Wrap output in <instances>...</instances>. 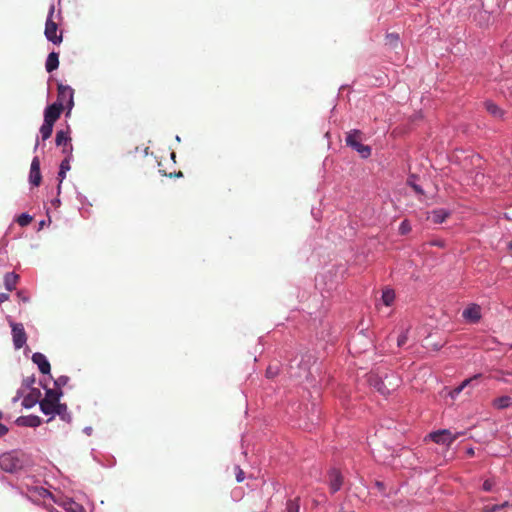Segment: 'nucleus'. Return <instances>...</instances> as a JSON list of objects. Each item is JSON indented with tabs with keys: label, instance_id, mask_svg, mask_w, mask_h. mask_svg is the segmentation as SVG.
<instances>
[{
	"label": "nucleus",
	"instance_id": "nucleus-1",
	"mask_svg": "<svg viewBox=\"0 0 512 512\" xmlns=\"http://www.w3.org/2000/svg\"><path fill=\"white\" fill-rule=\"evenodd\" d=\"M28 463V457L25 453L13 450L0 456V467L6 472H16L25 467Z\"/></svg>",
	"mask_w": 512,
	"mask_h": 512
},
{
	"label": "nucleus",
	"instance_id": "nucleus-2",
	"mask_svg": "<svg viewBox=\"0 0 512 512\" xmlns=\"http://www.w3.org/2000/svg\"><path fill=\"white\" fill-rule=\"evenodd\" d=\"M55 8L54 5H52L49 9V14L46 20L45 24V37L48 41L52 42L55 45H59L63 40V33L62 31L58 32V25L56 22L52 20L53 14H54Z\"/></svg>",
	"mask_w": 512,
	"mask_h": 512
},
{
	"label": "nucleus",
	"instance_id": "nucleus-3",
	"mask_svg": "<svg viewBox=\"0 0 512 512\" xmlns=\"http://www.w3.org/2000/svg\"><path fill=\"white\" fill-rule=\"evenodd\" d=\"M461 434H452L450 430L444 429L430 433L429 437L437 444L450 446Z\"/></svg>",
	"mask_w": 512,
	"mask_h": 512
},
{
	"label": "nucleus",
	"instance_id": "nucleus-4",
	"mask_svg": "<svg viewBox=\"0 0 512 512\" xmlns=\"http://www.w3.org/2000/svg\"><path fill=\"white\" fill-rule=\"evenodd\" d=\"M13 345L15 349H21L27 341V335L22 323L11 322Z\"/></svg>",
	"mask_w": 512,
	"mask_h": 512
},
{
	"label": "nucleus",
	"instance_id": "nucleus-5",
	"mask_svg": "<svg viewBox=\"0 0 512 512\" xmlns=\"http://www.w3.org/2000/svg\"><path fill=\"white\" fill-rule=\"evenodd\" d=\"M73 94L74 91L69 86L59 85L58 86V97L56 103L66 104L69 109L73 106Z\"/></svg>",
	"mask_w": 512,
	"mask_h": 512
},
{
	"label": "nucleus",
	"instance_id": "nucleus-6",
	"mask_svg": "<svg viewBox=\"0 0 512 512\" xmlns=\"http://www.w3.org/2000/svg\"><path fill=\"white\" fill-rule=\"evenodd\" d=\"M63 109V103L49 105L44 112V121L54 124L59 119Z\"/></svg>",
	"mask_w": 512,
	"mask_h": 512
},
{
	"label": "nucleus",
	"instance_id": "nucleus-7",
	"mask_svg": "<svg viewBox=\"0 0 512 512\" xmlns=\"http://www.w3.org/2000/svg\"><path fill=\"white\" fill-rule=\"evenodd\" d=\"M41 180L40 161L38 157H34L30 166L29 181L32 185L39 186Z\"/></svg>",
	"mask_w": 512,
	"mask_h": 512
},
{
	"label": "nucleus",
	"instance_id": "nucleus-8",
	"mask_svg": "<svg viewBox=\"0 0 512 512\" xmlns=\"http://www.w3.org/2000/svg\"><path fill=\"white\" fill-rule=\"evenodd\" d=\"M343 484V476L337 469H331L329 472V486L332 493H336L341 489Z\"/></svg>",
	"mask_w": 512,
	"mask_h": 512
},
{
	"label": "nucleus",
	"instance_id": "nucleus-9",
	"mask_svg": "<svg viewBox=\"0 0 512 512\" xmlns=\"http://www.w3.org/2000/svg\"><path fill=\"white\" fill-rule=\"evenodd\" d=\"M32 361L35 363L40 372L43 374H49L51 370V366L46 356L42 353L36 352L32 355Z\"/></svg>",
	"mask_w": 512,
	"mask_h": 512
},
{
	"label": "nucleus",
	"instance_id": "nucleus-10",
	"mask_svg": "<svg viewBox=\"0 0 512 512\" xmlns=\"http://www.w3.org/2000/svg\"><path fill=\"white\" fill-rule=\"evenodd\" d=\"M462 316L466 320L476 323L481 318V308L477 304H472L463 311Z\"/></svg>",
	"mask_w": 512,
	"mask_h": 512
},
{
	"label": "nucleus",
	"instance_id": "nucleus-11",
	"mask_svg": "<svg viewBox=\"0 0 512 512\" xmlns=\"http://www.w3.org/2000/svg\"><path fill=\"white\" fill-rule=\"evenodd\" d=\"M40 397H41V391L39 389H37V388L31 389L29 394H27L22 401L23 407L31 408V407L35 406L38 402H40V400H39Z\"/></svg>",
	"mask_w": 512,
	"mask_h": 512
},
{
	"label": "nucleus",
	"instance_id": "nucleus-12",
	"mask_svg": "<svg viewBox=\"0 0 512 512\" xmlns=\"http://www.w3.org/2000/svg\"><path fill=\"white\" fill-rule=\"evenodd\" d=\"M449 215L450 213L445 209H436L428 214L427 219L431 220L434 224H441L449 217Z\"/></svg>",
	"mask_w": 512,
	"mask_h": 512
},
{
	"label": "nucleus",
	"instance_id": "nucleus-13",
	"mask_svg": "<svg viewBox=\"0 0 512 512\" xmlns=\"http://www.w3.org/2000/svg\"><path fill=\"white\" fill-rule=\"evenodd\" d=\"M17 425L26 427H38L41 424V419L35 415L21 416L16 420Z\"/></svg>",
	"mask_w": 512,
	"mask_h": 512
},
{
	"label": "nucleus",
	"instance_id": "nucleus-14",
	"mask_svg": "<svg viewBox=\"0 0 512 512\" xmlns=\"http://www.w3.org/2000/svg\"><path fill=\"white\" fill-rule=\"evenodd\" d=\"M59 66V55L56 52H51L46 60L45 68L47 72H53Z\"/></svg>",
	"mask_w": 512,
	"mask_h": 512
},
{
	"label": "nucleus",
	"instance_id": "nucleus-15",
	"mask_svg": "<svg viewBox=\"0 0 512 512\" xmlns=\"http://www.w3.org/2000/svg\"><path fill=\"white\" fill-rule=\"evenodd\" d=\"M19 276L14 272H8L4 276V285L8 291L16 288Z\"/></svg>",
	"mask_w": 512,
	"mask_h": 512
},
{
	"label": "nucleus",
	"instance_id": "nucleus-16",
	"mask_svg": "<svg viewBox=\"0 0 512 512\" xmlns=\"http://www.w3.org/2000/svg\"><path fill=\"white\" fill-rule=\"evenodd\" d=\"M485 109L489 114H491L493 117L501 118L504 115L503 110L494 102L492 101H485L484 103Z\"/></svg>",
	"mask_w": 512,
	"mask_h": 512
},
{
	"label": "nucleus",
	"instance_id": "nucleus-17",
	"mask_svg": "<svg viewBox=\"0 0 512 512\" xmlns=\"http://www.w3.org/2000/svg\"><path fill=\"white\" fill-rule=\"evenodd\" d=\"M62 507L67 512H85L84 507L72 499H66L65 501H63Z\"/></svg>",
	"mask_w": 512,
	"mask_h": 512
},
{
	"label": "nucleus",
	"instance_id": "nucleus-18",
	"mask_svg": "<svg viewBox=\"0 0 512 512\" xmlns=\"http://www.w3.org/2000/svg\"><path fill=\"white\" fill-rule=\"evenodd\" d=\"M39 405H40V410L46 414V415H54L55 413V410H56V406L58 405V403H53L51 401H48V400H41L39 402Z\"/></svg>",
	"mask_w": 512,
	"mask_h": 512
},
{
	"label": "nucleus",
	"instance_id": "nucleus-19",
	"mask_svg": "<svg viewBox=\"0 0 512 512\" xmlns=\"http://www.w3.org/2000/svg\"><path fill=\"white\" fill-rule=\"evenodd\" d=\"M492 404L496 409H505L512 404V398L510 396H501L494 399Z\"/></svg>",
	"mask_w": 512,
	"mask_h": 512
},
{
	"label": "nucleus",
	"instance_id": "nucleus-20",
	"mask_svg": "<svg viewBox=\"0 0 512 512\" xmlns=\"http://www.w3.org/2000/svg\"><path fill=\"white\" fill-rule=\"evenodd\" d=\"M62 391L58 388L55 389H46L45 397L43 400H48L53 403H60V397L62 396Z\"/></svg>",
	"mask_w": 512,
	"mask_h": 512
},
{
	"label": "nucleus",
	"instance_id": "nucleus-21",
	"mask_svg": "<svg viewBox=\"0 0 512 512\" xmlns=\"http://www.w3.org/2000/svg\"><path fill=\"white\" fill-rule=\"evenodd\" d=\"M54 415L60 416V418L65 422L71 421V415L68 412V408H67L66 404L58 403V405L56 406Z\"/></svg>",
	"mask_w": 512,
	"mask_h": 512
},
{
	"label": "nucleus",
	"instance_id": "nucleus-22",
	"mask_svg": "<svg viewBox=\"0 0 512 512\" xmlns=\"http://www.w3.org/2000/svg\"><path fill=\"white\" fill-rule=\"evenodd\" d=\"M56 145L57 146H65L67 147L71 144V138L68 135V131L60 130L56 133Z\"/></svg>",
	"mask_w": 512,
	"mask_h": 512
},
{
	"label": "nucleus",
	"instance_id": "nucleus-23",
	"mask_svg": "<svg viewBox=\"0 0 512 512\" xmlns=\"http://www.w3.org/2000/svg\"><path fill=\"white\" fill-rule=\"evenodd\" d=\"M481 375H475L474 377H471L469 379H466L464 380L458 387L454 388L451 392H450V396L452 398H455L457 397L461 392L462 390L468 386L471 382H473L474 380H476L477 378H479Z\"/></svg>",
	"mask_w": 512,
	"mask_h": 512
},
{
	"label": "nucleus",
	"instance_id": "nucleus-24",
	"mask_svg": "<svg viewBox=\"0 0 512 512\" xmlns=\"http://www.w3.org/2000/svg\"><path fill=\"white\" fill-rule=\"evenodd\" d=\"M361 132L359 130H352L346 137V144L350 147H355V143L360 142Z\"/></svg>",
	"mask_w": 512,
	"mask_h": 512
},
{
	"label": "nucleus",
	"instance_id": "nucleus-25",
	"mask_svg": "<svg viewBox=\"0 0 512 512\" xmlns=\"http://www.w3.org/2000/svg\"><path fill=\"white\" fill-rule=\"evenodd\" d=\"M353 149L356 150L362 158H368L371 155V148L361 142L355 143V147H353Z\"/></svg>",
	"mask_w": 512,
	"mask_h": 512
},
{
	"label": "nucleus",
	"instance_id": "nucleus-26",
	"mask_svg": "<svg viewBox=\"0 0 512 512\" xmlns=\"http://www.w3.org/2000/svg\"><path fill=\"white\" fill-rule=\"evenodd\" d=\"M53 125L54 124L44 121V123L42 124V126L40 128V133H41V137L43 140H47L48 138H50V136L52 135V132H53Z\"/></svg>",
	"mask_w": 512,
	"mask_h": 512
},
{
	"label": "nucleus",
	"instance_id": "nucleus-27",
	"mask_svg": "<svg viewBox=\"0 0 512 512\" xmlns=\"http://www.w3.org/2000/svg\"><path fill=\"white\" fill-rule=\"evenodd\" d=\"M300 510V497H296L295 499L288 500L286 504L287 512H299Z\"/></svg>",
	"mask_w": 512,
	"mask_h": 512
},
{
	"label": "nucleus",
	"instance_id": "nucleus-28",
	"mask_svg": "<svg viewBox=\"0 0 512 512\" xmlns=\"http://www.w3.org/2000/svg\"><path fill=\"white\" fill-rule=\"evenodd\" d=\"M395 299V293L393 290L387 289L382 293V301L386 306H390Z\"/></svg>",
	"mask_w": 512,
	"mask_h": 512
},
{
	"label": "nucleus",
	"instance_id": "nucleus-29",
	"mask_svg": "<svg viewBox=\"0 0 512 512\" xmlns=\"http://www.w3.org/2000/svg\"><path fill=\"white\" fill-rule=\"evenodd\" d=\"M159 172L164 175V176H168L170 178H173V177H182L183 174L181 171H176V170H172V171H167L166 168H164L163 164L161 162H159Z\"/></svg>",
	"mask_w": 512,
	"mask_h": 512
},
{
	"label": "nucleus",
	"instance_id": "nucleus-30",
	"mask_svg": "<svg viewBox=\"0 0 512 512\" xmlns=\"http://www.w3.org/2000/svg\"><path fill=\"white\" fill-rule=\"evenodd\" d=\"M399 42V35L396 33H391L386 36V44L390 45L393 48H396Z\"/></svg>",
	"mask_w": 512,
	"mask_h": 512
},
{
	"label": "nucleus",
	"instance_id": "nucleus-31",
	"mask_svg": "<svg viewBox=\"0 0 512 512\" xmlns=\"http://www.w3.org/2000/svg\"><path fill=\"white\" fill-rule=\"evenodd\" d=\"M32 220L33 218L29 214L23 213L17 218V223L20 226L24 227L29 225L32 222Z\"/></svg>",
	"mask_w": 512,
	"mask_h": 512
},
{
	"label": "nucleus",
	"instance_id": "nucleus-32",
	"mask_svg": "<svg viewBox=\"0 0 512 512\" xmlns=\"http://www.w3.org/2000/svg\"><path fill=\"white\" fill-rule=\"evenodd\" d=\"M69 382V377L68 376H65V375H62V376H59L55 381H54V384L56 386V388L60 389L64 386H66Z\"/></svg>",
	"mask_w": 512,
	"mask_h": 512
},
{
	"label": "nucleus",
	"instance_id": "nucleus-33",
	"mask_svg": "<svg viewBox=\"0 0 512 512\" xmlns=\"http://www.w3.org/2000/svg\"><path fill=\"white\" fill-rule=\"evenodd\" d=\"M509 506V502L508 501H505L504 503L498 505V504H495V505H492L490 507H487V512H498L500 511L501 509L505 508V507H508Z\"/></svg>",
	"mask_w": 512,
	"mask_h": 512
},
{
	"label": "nucleus",
	"instance_id": "nucleus-34",
	"mask_svg": "<svg viewBox=\"0 0 512 512\" xmlns=\"http://www.w3.org/2000/svg\"><path fill=\"white\" fill-rule=\"evenodd\" d=\"M60 170H62V173H66L67 171L70 170V158L69 157H65V159L62 160V162L60 164Z\"/></svg>",
	"mask_w": 512,
	"mask_h": 512
},
{
	"label": "nucleus",
	"instance_id": "nucleus-35",
	"mask_svg": "<svg viewBox=\"0 0 512 512\" xmlns=\"http://www.w3.org/2000/svg\"><path fill=\"white\" fill-rule=\"evenodd\" d=\"M411 230V226L408 221H403L400 224L399 231L402 235L407 234Z\"/></svg>",
	"mask_w": 512,
	"mask_h": 512
},
{
	"label": "nucleus",
	"instance_id": "nucleus-36",
	"mask_svg": "<svg viewBox=\"0 0 512 512\" xmlns=\"http://www.w3.org/2000/svg\"><path fill=\"white\" fill-rule=\"evenodd\" d=\"M235 470H236V480H237V482H242L245 479L244 471L239 466H236Z\"/></svg>",
	"mask_w": 512,
	"mask_h": 512
},
{
	"label": "nucleus",
	"instance_id": "nucleus-37",
	"mask_svg": "<svg viewBox=\"0 0 512 512\" xmlns=\"http://www.w3.org/2000/svg\"><path fill=\"white\" fill-rule=\"evenodd\" d=\"M494 484H495V482L493 480L487 479V480L484 481L482 488H483L484 491L489 492V491L492 490Z\"/></svg>",
	"mask_w": 512,
	"mask_h": 512
},
{
	"label": "nucleus",
	"instance_id": "nucleus-38",
	"mask_svg": "<svg viewBox=\"0 0 512 512\" xmlns=\"http://www.w3.org/2000/svg\"><path fill=\"white\" fill-rule=\"evenodd\" d=\"M407 339H408L407 333H406V332H405V333H402V334L398 337V339H397V345H398V347H402L403 345H405V344H406V342H407Z\"/></svg>",
	"mask_w": 512,
	"mask_h": 512
},
{
	"label": "nucleus",
	"instance_id": "nucleus-39",
	"mask_svg": "<svg viewBox=\"0 0 512 512\" xmlns=\"http://www.w3.org/2000/svg\"><path fill=\"white\" fill-rule=\"evenodd\" d=\"M278 374L277 369H273V367L270 365L266 370V375L268 378H273Z\"/></svg>",
	"mask_w": 512,
	"mask_h": 512
},
{
	"label": "nucleus",
	"instance_id": "nucleus-40",
	"mask_svg": "<svg viewBox=\"0 0 512 512\" xmlns=\"http://www.w3.org/2000/svg\"><path fill=\"white\" fill-rule=\"evenodd\" d=\"M62 147V152L64 154H66V157H69L71 156V153H72V144H69L67 147L65 146H61Z\"/></svg>",
	"mask_w": 512,
	"mask_h": 512
},
{
	"label": "nucleus",
	"instance_id": "nucleus-41",
	"mask_svg": "<svg viewBox=\"0 0 512 512\" xmlns=\"http://www.w3.org/2000/svg\"><path fill=\"white\" fill-rule=\"evenodd\" d=\"M34 382H35V379L33 377H27L26 379L23 380L22 385L24 387L29 388Z\"/></svg>",
	"mask_w": 512,
	"mask_h": 512
},
{
	"label": "nucleus",
	"instance_id": "nucleus-42",
	"mask_svg": "<svg viewBox=\"0 0 512 512\" xmlns=\"http://www.w3.org/2000/svg\"><path fill=\"white\" fill-rule=\"evenodd\" d=\"M9 429L4 424L0 423V438L8 433Z\"/></svg>",
	"mask_w": 512,
	"mask_h": 512
},
{
	"label": "nucleus",
	"instance_id": "nucleus-43",
	"mask_svg": "<svg viewBox=\"0 0 512 512\" xmlns=\"http://www.w3.org/2000/svg\"><path fill=\"white\" fill-rule=\"evenodd\" d=\"M411 187L413 188V190L417 193V194H424V191L422 190V188L417 185V184H411Z\"/></svg>",
	"mask_w": 512,
	"mask_h": 512
},
{
	"label": "nucleus",
	"instance_id": "nucleus-44",
	"mask_svg": "<svg viewBox=\"0 0 512 512\" xmlns=\"http://www.w3.org/2000/svg\"><path fill=\"white\" fill-rule=\"evenodd\" d=\"M65 176H66V173H62V170H59V173H58V178H59L58 190H60V185H61L62 181L65 179Z\"/></svg>",
	"mask_w": 512,
	"mask_h": 512
},
{
	"label": "nucleus",
	"instance_id": "nucleus-45",
	"mask_svg": "<svg viewBox=\"0 0 512 512\" xmlns=\"http://www.w3.org/2000/svg\"><path fill=\"white\" fill-rule=\"evenodd\" d=\"M9 299V294L8 293H0V304L7 301Z\"/></svg>",
	"mask_w": 512,
	"mask_h": 512
},
{
	"label": "nucleus",
	"instance_id": "nucleus-46",
	"mask_svg": "<svg viewBox=\"0 0 512 512\" xmlns=\"http://www.w3.org/2000/svg\"><path fill=\"white\" fill-rule=\"evenodd\" d=\"M22 395L23 393L21 391H18L17 395L13 398V402H17L22 397Z\"/></svg>",
	"mask_w": 512,
	"mask_h": 512
},
{
	"label": "nucleus",
	"instance_id": "nucleus-47",
	"mask_svg": "<svg viewBox=\"0 0 512 512\" xmlns=\"http://www.w3.org/2000/svg\"><path fill=\"white\" fill-rule=\"evenodd\" d=\"M18 296L24 301V302H28L29 301V298L26 297V296H22V293L21 292H18Z\"/></svg>",
	"mask_w": 512,
	"mask_h": 512
},
{
	"label": "nucleus",
	"instance_id": "nucleus-48",
	"mask_svg": "<svg viewBox=\"0 0 512 512\" xmlns=\"http://www.w3.org/2000/svg\"><path fill=\"white\" fill-rule=\"evenodd\" d=\"M467 454H468L470 457L474 456V454H475L474 449H473V448H469V449H467Z\"/></svg>",
	"mask_w": 512,
	"mask_h": 512
},
{
	"label": "nucleus",
	"instance_id": "nucleus-49",
	"mask_svg": "<svg viewBox=\"0 0 512 512\" xmlns=\"http://www.w3.org/2000/svg\"><path fill=\"white\" fill-rule=\"evenodd\" d=\"M376 486H377L380 490H382L384 485H383V483H382V482H378V481H377V482H376Z\"/></svg>",
	"mask_w": 512,
	"mask_h": 512
},
{
	"label": "nucleus",
	"instance_id": "nucleus-50",
	"mask_svg": "<svg viewBox=\"0 0 512 512\" xmlns=\"http://www.w3.org/2000/svg\"><path fill=\"white\" fill-rule=\"evenodd\" d=\"M170 156H171V159H175V156H176V155H175V153H174V152H171V153H170Z\"/></svg>",
	"mask_w": 512,
	"mask_h": 512
},
{
	"label": "nucleus",
	"instance_id": "nucleus-51",
	"mask_svg": "<svg viewBox=\"0 0 512 512\" xmlns=\"http://www.w3.org/2000/svg\"><path fill=\"white\" fill-rule=\"evenodd\" d=\"M3 418V413L0 411V420Z\"/></svg>",
	"mask_w": 512,
	"mask_h": 512
},
{
	"label": "nucleus",
	"instance_id": "nucleus-52",
	"mask_svg": "<svg viewBox=\"0 0 512 512\" xmlns=\"http://www.w3.org/2000/svg\"><path fill=\"white\" fill-rule=\"evenodd\" d=\"M434 245L441 246L440 242H435Z\"/></svg>",
	"mask_w": 512,
	"mask_h": 512
},
{
	"label": "nucleus",
	"instance_id": "nucleus-53",
	"mask_svg": "<svg viewBox=\"0 0 512 512\" xmlns=\"http://www.w3.org/2000/svg\"><path fill=\"white\" fill-rule=\"evenodd\" d=\"M511 348H512V344H511Z\"/></svg>",
	"mask_w": 512,
	"mask_h": 512
}]
</instances>
